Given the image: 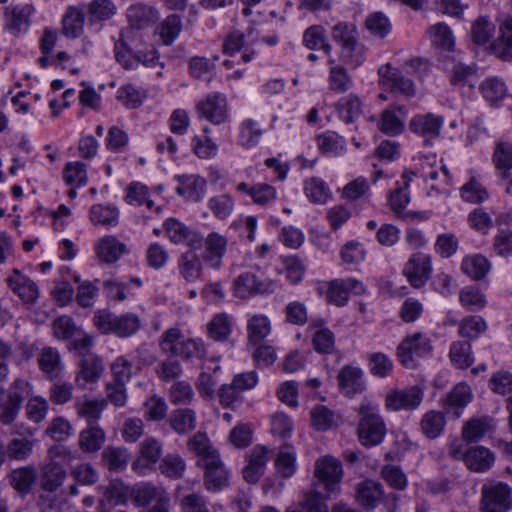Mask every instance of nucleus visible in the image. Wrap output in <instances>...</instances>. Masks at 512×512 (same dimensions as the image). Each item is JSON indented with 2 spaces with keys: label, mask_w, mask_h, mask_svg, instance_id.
I'll use <instances>...</instances> for the list:
<instances>
[{
  "label": "nucleus",
  "mask_w": 512,
  "mask_h": 512,
  "mask_svg": "<svg viewBox=\"0 0 512 512\" xmlns=\"http://www.w3.org/2000/svg\"><path fill=\"white\" fill-rule=\"evenodd\" d=\"M492 161L496 175L501 182H506V193H512V143L499 141L496 143Z\"/></svg>",
  "instance_id": "4468645a"
},
{
  "label": "nucleus",
  "mask_w": 512,
  "mask_h": 512,
  "mask_svg": "<svg viewBox=\"0 0 512 512\" xmlns=\"http://www.w3.org/2000/svg\"><path fill=\"white\" fill-rule=\"evenodd\" d=\"M271 321L264 314H254L247 320V338L250 345H259L271 333Z\"/></svg>",
  "instance_id": "c756f323"
},
{
  "label": "nucleus",
  "mask_w": 512,
  "mask_h": 512,
  "mask_svg": "<svg viewBox=\"0 0 512 512\" xmlns=\"http://www.w3.org/2000/svg\"><path fill=\"white\" fill-rule=\"evenodd\" d=\"M512 506V489L501 481L488 480L481 487V512H507Z\"/></svg>",
  "instance_id": "7ed1b4c3"
},
{
  "label": "nucleus",
  "mask_w": 512,
  "mask_h": 512,
  "mask_svg": "<svg viewBox=\"0 0 512 512\" xmlns=\"http://www.w3.org/2000/svg\"><path fill=\"white\" fill-rule=\"evenodd\" d=\"M204 472V486L210 492H217L228 486L229 471L223 464L219 454H209L198 460Z\"/></svg>",
  "instance_id": "9b49d317"
},
{
  "label": "nucleus",
  "mask_w": 512,
  "mask_h": 512,
  "mask_svg": "<svg viewBox=\"0 0 512 512\" xmlns=\"http://www.w3.org/2000/svg\"><path fill=\"white\" fill-rule=\"evenodd\" d=\"M38 364L43 373L49 379H55L60 376L64 365L57 349L53 347H44L38 357Z\"/></svg>",
  "instance_id": "2f4dec72"
},
{
  "label": "nucleus",
  "mask_w": 512,
  "mask_h": 512,
  "mask_svg": "<svg viewBox=\"0 0 512 512\" xmlns=\"http://www.w3.org/2000/svg\"><path fill=\"white\" fill-rule=\"evenodd\" d=\"M97 257L104 263L112 264L128 252L126 245L113 235L99 239L95 246Z\"/></svg>",
  "instance_id": "5701e85b"
},
{
  "label": "nucleus",
  "mask_w": 512,
  "mask_h": 512,
  "mask_svg": "<svg viewBox=\"0 0 512 512\" xmlns=\"http://www.w3.org/2000/svg\"><path fill=\"white\" fill-rule=\"evenodd\" d=\"M275 289L276 283L273 280L261 279L250 271L239 274L232 285L234 296L244 300L256 295L273 293Z\"/></svg>",
  "instance_id": "39448f33"
},
{
  "label": "nucleus",
  "mask_w": 512,
  "mask_h": 512,
  "mask_svg": "<svg viewBox=\"0 0 512 512\" xmlns=\"http://www.w3.org/2000/svg\"><path fill=\"white\" fill-rule=\"evenodd\" d=\"M342 61L351 68L361 66L365 60V48L358 40L341 48Z\"/></svg>",
  "instance_id": "338daca9"
},
{
  "label": "nucleus",
  "mask_w": 512,
  "mask_h": 512,
  "mask_svg": "<svg viewBox=\"0 0 512 512\" xmlns=\"http://www.w3.org/2000/svg\"><path fill=\"white\" fill-rule=\"evenodd\" d=\"M266 446L256 445L246 455L247 465L243 469V477L248 483H256L264 474L269 459Z\"/></svg>",
  "instance_id": "aec40b11"
},
{
  "label": "nucleus",
  "mask_w": 512,
  "mask_h": 512,
  "mask_svg": "<svg viewBox=\"0 0 512 512\" xmlns=\"http://www.w3.org/2000/svg\"><path fill=\"white\" fill-rule=\"evenodd\" d=\"M487 329V324L481 316L464 317L459 323L458 333L463 338L476 339Z\"/></svg>",
  "instance_id": "bf43d9fd"
},
{
  "label": "nucleus",
  "mask_w": 512,
  "mask_h": 512,
  "mask_svg": "<svg viewBox=\"0 0 512 512\" xmlns=\"http://www.w3.org/2000/svg\"><path fill=\"white\" fill-rule=\"evenodd\" d=\"M163 227L166 236L174 244H185L192 249H197L203 244V236L199 231L175 218L167 219Z\"/></svg>",
  "instance_id": "f8f14e48"
},
{
  "label": "nucleus",
  "mask_w": 512,
  "mask_h": 512,
  "mask_svg": "<svg viewBox=\"0 0 512 512\" xmlns=\"http://www.w3.org/2000/svg\"><path fill=\"white\" fill-rule=\"evenodd\" d=\"M34 442L26 437H17L11 439L6 447L7 458L16 461H25L32 454Z\"/></svg>",
  "instance_id": "09e8293b"
},
{
  "label": "nucleus",
  "mask_w": 512,
  "mask_h": 512,
  "mask_svg": "<svg viewBox=\"0 0 512 512\" xmlns=\"http://www.w3.org/2000/svg\"><path fill=\"white\" fill-rule=\"evenodd\" d=\"M179 186L176 188L178 195L187 200L198 202L202 200L206 192V180L199 175H180L177 176Z\"/></svg>",
  "instance_id": "4be33fe9"
},
{
  "label": "nucleus",
  "mask_w": 512,
  "mask_h": 512,
  "mask_svg": "<svg viewBox=\"0 0 512 512\" xmlns=\"http://www.w3.org/2000/svg\"><path fill=\"white\" fill-rule=\"evenodd\" d=\"M6 282L13 293L25 304H33L39 297L37 284L18 269L12 270L6 278Z\"/></svg>",
  "instance_id": "6ab92c4d"
},
{
  "label": "nucleus",
  "mask_w": 512,
  "mask_h": 512,
  "mask_svg": "<svg viewBox=\"0 0 512 512\" xmlns=\"http://www.w3.org/2000/svg\"><path fill=\"white\" fill-rule=\"evenodd\" d=\"M182 30L181 19L178 15L167 16L158 26L157 32L165 45H170Z\"/></svg>",
  "instance_id": "052dcab7"
},
{
  "label": "nucleus",
  "mask_w": 512,
  "mask_h": 512,
  "mask_svg": "<svg viewBox=\"0 0 512 512\" xmlns=\"http://www.w3.org/2000/svg\"><path fill=\"white\" fill-rule=\"evenodd\" d=\"M337 382L340 391L350 398L366 390L364 372L357 366H343L337 375Z\"/></svg>",
  "instance_id": "a211bd4d"
},
{
  "label": "nucleus",
  "mask_w": 512,
  "mask_h": 512,
  "mask_svg": "<svg viewBox=\"0 0 512 512\" xmlns=\"http://www.w3.org/2000/svg\"><path fill=\"white\" fill-rule=\"evenodd\" d=\"M185 339L181 330L177 327L167 329L161 336L159 346L163 353L170 356H178Z\"/></svg>",
  "instance_id": "5fc2aeb1"
},
{
  "label": "nucleus",
  "mask_w": 512,
  "mask_h": 512,
  "mask_svg": "<svg viewBox=\"0 0 512 512\" xmlns=\"http://www.w3.org/2000/svg\"><path fill=\"white\" fill-rule=\"evenodd\" d=\"M234 199L229 194H220L208 200V208L220 220L227 219L234 210Z\"/></svg>",
  "instance_id": "0e129e2a"
},
{
  "label": "nucleus",
  "mask_w": 512,
  "mask_h": 512,
  "mask_svg": "<svg viewBox=\"0 0 512 512\" xmlns=\"http://www.w3.org/2000/svg\"><path fill=\"white\" fill-rule=\"evenodd\" d=\"M204 261L194 249L181 253L177 258L179 277L187 284H193L204 279Z\"/></svg>",
  "instance_id": "2eb2a0df"
},
{
  "label": "nucleus",
  "mask_w": 512,
  "mask_h": 512,
  "mask_svg": "<svg viewBox=\"0 0 512 512\" xmlns=\"http://www.w3.org/2000/svg\"><path fill=\"white\" fill-rule=\"evenodd\" d=\"M158 469L167 478L178 480L184 476L186 462L179 454L168 453L159 462Z\"/></svg>",
  "instance_id": "37998d69"
},
{
  "label": "nucleus",
  "mask_w": 512,
  "mask_h": 512,
  "mask_svg": "<svg viewBox=\"0 0 512 512\" xmlns=\"http://www.w3.org/2000/svg\"><path fill=\"white\" fill-rule=\"evenodd\" d=\"M431 272V258L421 252L414 253L403 269V274L414 288L424 286L430 278Z\"/></svg>",
  "instance_id": "ddd939ff"
},
{
  "label": "nucleus",
  "mask_w": 512,
  "mask_h": 512,
  "mask_svg": "<svg viewBox=\"0 0 512 512\" xmlns=\"http://www.w3.org/2000/svg\"><path fill=\"white\" fill-rule=\"evenodd\" d=\"M314 476L324 486L326 492H338L343 476L342 464L330 455L320 457L315 462Z\"/></svg>",
  "instance_id": "9d476101"
},
{
  "label": "nucleus",
  "mask_w": 512,
  "mask_h": 512,
  "mask_svg": "<svg viewBox=\"0 0 512 512\" xmlns=\"http://www.w3.org/2000/svg\"><path fill=\"white\" fill-rule=\"evenodd\" d=\"M65 478L66 471L57 461H49L41 469V487L47 492H55Z\"/></svg>",
  "instance_id": "7c9ffc66"
},
{
  "label": "nucleus",
  "mask_w": 512,
  "mask_h": 512,
  "mask_svg": "<svg viewBox=\"0 0 512 512\" xmlns=\"http://www.w3.org/2000/svg\"><path fill=\"white\" fill-rule=\"evenodd\" d=\"M63 179L69 186L86 185L88 180L86 165L80 161L68 162L63 169Z\"/></svg>",
  "instance_id": "680f3d73"
},
{
  "label": "nucleus",
  "mask_w": 512,
  "mask_h": 512,
  "mask_svg": "<svg viewBox=\"0 0 512 512\" xmlns=\"http://www.w3.org/2000/svg\"><path fill=\"white\" fill-rule=\"evenodd\" d=\"M490 269L491 263L481 254L467 256L461 262V270L473 280L483 279Z\"/></svg>",
  "instance_id": "4c0bfd02"
},
{
  "label": "nucleus",
  "mask_w": 512,
  "mask_h": 512,
  "mask_svg": "<svg viewBox=\"0 0 512 512\" xmlns=\"http://www.w3.org/2000/svg\"><path fill=\"white\" fill-rule=\"evenodd\" d=\"M483 98L492 106H499L508 97V89L505 83L497 77L485 79L479 86Z\"/></svg>",
  "instance_id": "473e14b6"
},
{
  "label": "nucleus",
  "mask_w": 512,
  "mask_h": 512,
  "mask_svg": "<svg viewBox=\"0 0 512 512\" xmlns=\"http://www.w3.org/2000/svg\"><path fill=\"white\" fill-rule=\"evenodd\" d=\"M106 405V400L92 399L86 395L77 397L74 401L76 414L78 417L85 419L88 425L97 424Z\"/></svg>",
  "instance_id": "b1692460"
},
{
  "label": "nucleus",
  "mask_w": 512,
  "mask_h": 512,
  "mask_svg": "<svg viewBox=\"0 0 512 512\" xmlns=\"http://www.w3.org/2000/svg\"><path fill=\"white\" fill-rule=\"evenodd\" d=\"M36 476V469L33 466H24L11 472L10 482L17 491L27 493L35 482Z\"/></svg>",
  "instance_id": "3c124183"
},
{
  "label": "nucleus",
  "mask_w": 512,
  "mask_h": 512,
  "mask_svg": "<svg viewBox=\"0 0 512 512\" xmlns=\"http://www.w3.org/2000/svg\"><path fill=\"white\" fill-rule=\"evenodd\" d=\"M303 42L308 49L323 50L327 55L332 51V46L326 41L325 29L322 26H312L303 35Z\"/></svg>",
  "instance_id": "8fccbe9b"
},
{
  "label": "nucleus",
  "mask_w": 512,
  "mask_h": 512,
  "mask_svg": "<svg viewBox=\"0 0 512 512\" xmlns=\"http://www.w3.org/2000/svg\"><path fill=\"white\" fill-rule=\"evenodd\" d=\"M499 37L491 44L490 50L503 61L512 60V17H506L499 26Z\"/></svg>",
  "instance_id": "393cba45"
},
{
  "label": "nucleus",
  "mask_w": 512,
  "mask_h": 512,
  "mask_svg": "<svg viewBox=\"0 0 512 512\" xmlns=\"http://www.w3.org/2000/svg\"><path fill=\"white\" fill-rule=\"evenodd\" d=\"M365 27L378 38L386 37L392 29L389 19L382 12L370 14L365 20Z\"/></svg>",
  "instance_id": "774afa93"
},
{
  "label": "nucleus",
  "mask_w": 512,
  "mask_h": 512,
  "mask_svg": "<svg viewBox=\"0 0 512 512\" xmlns=\"http://www.w3.org/2000/svg\"><path fill=\"white\" fill-rule=\"evenodd\" d=\"M231 328V318L225 313L215 315L207 325L208 334L215 341L226 340L231 333Z\"/></svg>",
  "instance_id": "13d9d810"
},
{
  "label": "nucleus",
  "mask_w": 512,
  "mask_h": 512,
  "mask_svg": "<svg viewBox=\"0 0 512 512\" xmlns=\"http://www.w3.org/2000/svg\"><path fill=\"white\" fill-rule=\"evenodd\" d=\"M459 301L468 311H479L487 304L485 295L475 286L462 288L459 292Z\"/></svg>",
  "instance_id": "864d4df0"
},
{
  "label": "nucleus",
  "mask_w": 512,
  "mask_h": 512,
  "mask_svg": "<svg viewBox=\"0 0 512 512\" xmlns=\"http://www.w3.org/2000/svg\"><path fill=\"white\" fill-rule=\"evenodd\" d=\"M337 110L346 124L353 123L363 113L362 101L357 95L349 94L338 101Z\"/></svg>",
  "instance_id": "c03bdc74"
},
{
  "label": "nucleus",
  "mask_w": 512,
  "mask_h": 512,
  "mask_svg": "<svg viewBox=\"0 0 512 512\" xmlns=\"http://www.w3.org/2000/svg\"><path fill=\"white\" fill-rule=\"evenodd\" d=\"M496 427L495 420L487 415L473 417L466 421L462 427V438L468 443L477 442Z\"/></svg>",
  "instance_id": "412c9836"
},
{
  "label": "nucleus",
  "mask_w": 512,
  "mask_h": 512,
  "mask_svg": "<svg viewBox=\"0 0 512 512\" xmlns=\"http://www.w3.org/2000/svg\"><path fill=\"white\" fill-rule=\"evenodd\" d=\"M196 112L200 118H204L214 125H220L228 121L227 97L221 92H211L196 104Z\"/></svg>",
  "instance_id": "0eeeda50"
},
{
  "label": "nucleus",
  "mask_w": 512,
  "mask_h": 512,
  "mask_svg": "<svg viewBox=\"0 0 512 512\" xmlns=\"http://www.w3.org/2000/svg\"><path fill=\"white\" fill-rule=\"evenodd\" d=\"M357 413L359 416L357 435L361 445L374 447L382 443L387 433L386 423L380 414L379 405L370 398H363Z\"/></svg>",
  "instance_id": "f257e3e1"
},
{
  "label": "nucleus",
  "mask_w": 512,
  "mask_h": 512,
  "mask_svg": "<svg viewBox=\"0 0 512 512\" xmlns=\"http://www.w3.org/2000/svg\"><path fill=\"white\" fill-rule=\"evenodd\" d=\"M465 465L474 472H485L489 470L495 461L493 452L484 446H475L467 449Z\"/></svg>",
  "instance_id": "bb28decb"
},
{
  "label": "nucleus",
  "mask_w": 512,
  "mask_h": 512,
  "mask_svg": "<svg viewBox=\"0 0 512 512\" xmlns=\"http://www.w3.org/2000/svg\"><path fill=\"white\" fill-rule=\"evenodd\" d=\"M163 455V443L153 436L145 437L139 444L138 457L132 464V470L145 475L155 469Z\"/></svg>",
  "instance_id": "6e6552de"
},
{
  "label": "nucleus",
  "mask_w": 512,
  "mask_h": 512,
  "mask_svg": "<svg viewBox=\"0 0 512 512\" xmlns=\"http://www.w3.org/2000/svg\"><path fill=\"white\" fill-rule=\"evenodd\" d=\"M383 495L381 484L373 480H365L358 485L357 500L360 505L372 509Z\"/></svg>",
  "instance_id": "a19ab883"
},
{
  "label": "nucleus",
  "mask_w": 512,
  "mask_h": 512,
  "mask_svg": "<svg viewBox=\"0 0 512 512\" xmlns=\"http://www.w3.org/2000/svg\"><path fill=\"white\" fill-rule=\"evenodd\" d=\"M127 19L131 27L143 29L157 19V11L145 4L137 3L127 9Z\"/></svg>",
  "instance_id": "72a5a7b5"
},
{
  "label": "nucleus",
  "mask_w": 512,
  "mask_h": 512,
  "mask_svg": "<svg viewBox=\"0 0 512 512\" xmlns=\"http://www.w3.org/2000/svg\"><path fill=\"white\" fill-rule=\"evenodd\" d=\"M304 192L313 203L323 204L330 196V190L325 182L319 178L312 177L305 181Z\"/></svg>",
  "instance_id": "69168bd1"
},
{
  "label": "nucleus",
  "mask_w": 512,
  "mask_h": 512,
  "mask_svg": "<svg viewBox=\"0 0 512 512\" xmlns=\"http://www.w3.org/2000/svg\"><path fill=\"white\" fill-rule=\"evenodd\" d=\"M168 421L170 427L179 435H186L196 427V415L191 409L174 410Z\"/></svg>",
  "instance_id": "ea45409f"
},
{
  "label": "nucleus",
  "mask_w": 512,
  "mask_h": 512,
  "mask_svg": "<svg viewBox=\"0 0 512 512\" xmlns=\"http://www.w3.org/2000/svg\"><path fill=\"white\" fill-rule=\"evenodd\" d=\"M433 346L430 338L422 333L415 332L407 335L398 345L396 355L399 362L406 368H414L418 358L425 357L432 352Z\"/></svg>",
  "instance_id": "20e7f679"
},
{
  "label": "nucleus",
  "mask_w": 512,
  "mask_h": 512,
  "mask_svg": "<svg viewBox=\"0 0 512 512\" xmlns=\"http://www.w3.org/2000/svg\"><path fill=\"white\" fill-rule=\"evenodd\" d=\"M275 466L277 472L284 478H289L295 473L296 456L292 446L284 445L280 448Z\"/></svg>",
  "instance_id": "6e6d98bb"
},
{
  "label": "nucleus",
  "mask_w": 512,
  "mask_h": 512,
  "mask_svg": "<svg viewBox=\"0 0 512 512\" xmlns=\"http://www.w3.org/2000/svg\"><path fill=\"white\" fill-rule=\"evenodd\" d=\"M449 356L451 362L460 369H467L474 362L471 353V344L465 341L453 342L450 347Z\"/></svg>",
  "instance_id": "4d7b16f0"
},
{
  "label": "nucleus",
  "mask_w": 512,
  "mask_h": 512,
  "mask_svg": "<svg viewBox=\"0 0 512 512\" xmlns=\"http://www.w3.org/2000/svg\"><path fill=\"white\" fill-rule=\"evenodd\" d=\"M203 243L204 252L201 257L204 263L211 269L219 270L227 251V237L218 232H210L203 238Z\"/></svg>",
  "instance_id": "f3484780"
},
{
  "label": "nucleus",
  "mask_w": 512,
  "mask_h": 512,
  "mask_svg": "<svg viewBox=\"0 0 512 512\" xmlns=\"http://www.w3.org/2000/svg\"><path fill=\"white\" fill-rule=\"evenodd\" d=\"M105 440V431L98 424H91L79 433L78 444L83 452L95 453L101 449Z\"/></svg>",
  "instance_id": "c85d7f7f"
},
{
  "label": "nucleus",
  "mask_w": 512,
  "mask_h": 512,
  "mask_svg": "<svg viewBox=\"0 0 512 512\" xmlns=\"http://www.w3.org/2000/svg\"><path fill=\"white\" fill-rule=\"evenodd\" d=\"M403 72L390 63H386L378 69L379 83L392 93L401 94L406 98L414 97L416 86Z\"/></svg>",
  "instance_id": "1a4fd4ad"
},
{
  "label": "nucleus",
  "mask_w": 512,
  "mask_h": 512,
  "mask_svg": "<svg viewBox=\"0 0 512 512\" xmlns=\"http://www.w3.org/2000/svg\"><path fill=\"white\" fill-rule=\"evenodd\" d=\"M85 15L82 9L70 6L62 19V32L69 38L79 37L84 28Z\"/></svg>",
  "instance_id": "58836bf2"
},
{
  "label": "nucleus",
  "mask_w": 512,
  "mask_h": 512,
  "mask_svg": "<svg viewBox=\"0 0 512 512\" xmlns=\"http://www.w3.org/2000/svg\"><path fill=\"white\" fill-rule=\"evenodd\" d=\"M319 150L328 155L337 156L344 151L345 140L332 131L324 132L316 138Z\"/></svg>",
  "instance_id": "603ef678"
},
{
  "label": "nucleus",
  "mask_w": 512,
  "mask_h": 512,
  "mask_svg": "<svg viewBox=\"0 0 512 512\" xmlns=\"http://www.w3.org/2000/svg\"><path fill=\"white\" fill-rule=\"evenodd\" d=\"M93 323L102 334H115L122 338L135 334L140 328V319L137 315H115L107 310L97 311Z\"/></svg>",
  "instance_id": "f03ea898"
},
{
  "label": "nucleus",
  "mask_w": 512,
  "mask_h": 512,
  "mask_svg": "<svg viewBox=\"0 0 512 512\" xmlns=\"http://www.w3.org/2000/svg\"><path fill=\"white\" fill-rule=\"evenodd\" d=\"M427 34L431 43L443 50H451L455 44L453 32L445 23L431 25Z\"/></svg>",
  "instance_id": "49530a36"
},
{
  "label": "nucleus",
  "mask_w": 512,
  "mask_h": 512,
  "mask_svg": "<svg viewBox=\"0 0 512 512\" xmlns=\"http://www.w3.org/2000/svg\"><path fill=\"white\" fill-rule=\"evenodd\" d=\"M257 37H253V27L247 29V33L243 34L239 31L231 32L225 39L223 44V52L233 55L244 48L248 50L256 45Z\"/></svg>",
  "instance_id": "e433bc0d"
},
{
  "label": "nucleus",
  "mask_w": 512,
  "mask_h": 512,
  "mask_svg": "<svg viewBox=\"0 0 512 512\" xmlns=\"http://www.w3.org/2000/svg\"><path fill=\"white\" fill-rule=\"evenodd\" d=\"M472 398L470 386L459 383L447 394L443 405L447 411H453L456 417H459L461 410L471 402Z\"/></svg>",
  "instance_id": "cd10ccee"
},
{
  "label": "nucleus",
  "mask_w": 512,
  "mask_h": 512,
  "mask_svg": "<svg viewBox=\"0 0 512 512\" xmlns=\"http://www.w3.org/2000/svg\"><path fill=\"white\" fill-rule=\"evenodd\" d=\"M101 459L109 471H122L126 468L130 453L125 447L107 446L101 454Z\"/></svg>",
  "instance_id": "c9c22d12"
},
{
  "label": "nucleus",
  "mask_w": 512,
  "mask_h": 512,
  "mask_svg": "<svg viewBox=\"0 0 512 512\" xmlns=\"http://www.w3.org/2000/svg\"><path fill=\"white\" fill-rule=\"evenodd\" d=\"M328 88L330 91L343 94L349 91L353 86V79L349 75L347 69L336 63L334 59H329Z\"/></svg>",
  "instance_id": "a878e982"
},
{
  "label": "nucleus",
  "mask_w": 512,
  "mask_h": 512,
  "mask_svg": "<svg viewBox=\"0 0 512 512\" xmlns=\"http://www.w3.org/2000/svg\"><path fill=\"white\" fill-rule=\"evenodd\" d=\"M446 425V419L442 412L430 410L426 412L420 421L422 433L429 439H435L442 434Z\"/></svg>",
  "instance_id": "79ce46f5"
},
{
  "label": "nucleus",
  "mask_w": 512,
  "mask_h": 512,
  "mask_svg": "<svg viewBox=\"0 0 512 512\" xmlns=\"http://www.w3.org/2000/svg\"><path fill=\"white\" fill-rule=\"evenodd\" d=\"M443 123L441 116L432 113L421 114L411 119L409 129L421 137L426 145H431L440 136Z\"/></svg>",
  "instance_id": "dca6fc26"
},
{
  "label": "nucleus",
  "mask_w": 512,
  "mask_h": 512,
  "mask_svg": "<svg viewBox=\"0 0 512 512\" xmlns=\"http://www.w3.org/2000/svg\"><path fill=\"white\" fill-rule=\"evenodd\" d=\"M424 398V391L417 385L390 389L385 395L384 405L388 411H410L417 409Z\"/></svg>",
  "instance_id": "423d86ee"
},
{
  "label": "nucleus",
  "mask_w": 512,
  "mask_h": 512,
  "mask_svg": "<svg viewBox=\"0 0 512 512\" xmlns=\"http://www.w3.org/2000/svg\"><path fill=\"white\" fill-rule=\"evenodd\" d=\"M263 134L259 124L252 119H245L239 126L238 144L246 149L256 146Z\"/></svg>",
  "instance_id": "de8ad7c7"
},
{
  "label": "nucleus",
  "mask_w": 512,
  "mask_h": 512,
  "mask_svg": "<svg viewBox=\"0 0 512 512\" xmlns=\"http://www.w3.org/2000/svg\"><path fill=\"white\" fill-rule=\"evenodd\" d=\"M89 217L95 225L112 227L118 224L119 211L110 205L96 204L91 207Z\"/></svg>",
  "instance_id": "a18cd8bd"
},
{
  "label": "nucleus",
  "mask_w": 512,
  "mask_h": 512,
  "mask_svg": "<svg viewBox=\"0 0 512 512\" xmlns=\"http://www.w3.org/2000/svg\"><path fill=\"white\" fill-rule=\"evenodd\" d=\"M104 371V364L100 357L89 354L82 358L76 381L83 380L85 383H94Z\"/></svg>",
  "instance_id": "f704fd0d"
},
{
  "label": "nucleus",
  "mask_w": 512,
  "mask_h": 512,
  "mask_svg": "<svg viewBox=\"0 0 512 512\" xmlns=\"http://www.w3.org/2000/svg\"><path fill=\"white\" fill-rule=\"evenodd\" d=\"M460 195L466 202L478 204L489 198L486 188L474 177L460 188Z\"/></svg>",
  "instance_id": "e2e57ef3"
}]
</instances>
